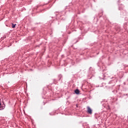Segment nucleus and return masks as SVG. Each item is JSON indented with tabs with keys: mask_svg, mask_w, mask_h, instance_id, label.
<instances>
[{
	"mask_svg": "<svg viewBox=\"0 0 128 128\" xmlns=\"http://www.w3.org/2000/svg\"><path fill=\"white\" fill-rule=\"evenodd\" d=\"M87 111L90 114H92V110L90 108V106H87Z\"/></svg>",
	"mask_w": 128,
	"mask_h": 128,
	"instance_id": "f257e3e1",
	"label": "nucleus"
},
{
	"mask_svg": "<svg viewBox=\"0 0 128 128\" xmlns=\"http://www.w3.org/2000/svg\"><path fill=\"white\" fill-rule=\"evenodd\" d=\"M74 92L76 94H80V90H78V89H76L75 90Z\"/></svg>",
	"mask_w": 128,
	"mask_h": 128,
	"instance_id": "f03ea898",
	"label": "nucleus"
},
{
	"mask_svg": "<svg viewBox=\"0 0 128 128\" xmlns=\"http://www.w3.org/2000/svg\"><path fill=\"white\" fill-rule=\"evenodd\" d=\"M16 24H12V28H16Z\"/></svg>",
	"mask_w": 128,
	"mask_h": 128,
	"instance_id": "7ed1b4c3",
	"label": "nucleus"
}]
</instances>
